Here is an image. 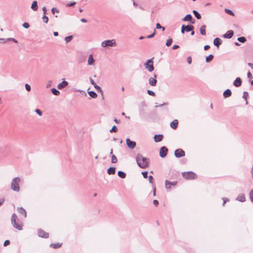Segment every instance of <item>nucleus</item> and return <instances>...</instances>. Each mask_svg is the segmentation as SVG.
Listing matches in <instances>:
<instances>
[{
    "label": "nucleus",
    "mask_w": 253,
    "mask_h": 253,
    "mask_svg": "<svg viewBox=\"0 0 253 253\" xmlns=\"http://www.w3.org/2000/svg\"><path fill=\"white\" fill-rule=\"evenodd\" d=\"M137 165L142 169H146L149 166V159L138 154L136 156Z\"/></svg>",
    "instance_id": "obj_1"
},
{
    "label": "nucleus",
    "mask_w": 253,
    "mask_h": 253,
    "mask_svg": "<svg viewBox=\"0 0 253 253\" xmlns=\"http://www.w3.org/2000/svg\"><path fill=\"white\" fill-rule=\"evenodd\" d=\"M11 222L12 226L15 229L18 230H22L23 229V222L19 219L15 213H13L11 216Z\"/></svg>",
    "instance_id": "obj_2"
},
{
    "label": "nucleus",
    "mask_w": 253,
    "mask_h": 253,
    "mask_svg": "<svg viewBox=\"0 0 253 253\" xmlns=\"http://www.w3.org/2000/svg\"><path fill=\"white\" fill-rule=\"evenodd\" d=\"M20 181V178L18 177L13 178L11 183V189L14 191L19 192L20 191L19 183Z\"/></svg>",
    "instance_id": "obj_3"
},
{
    "label": "nucleus",
    "mask_w": 253,
    "mask_h": 253,
    "mask_svg": "<svg viewBox=\"0 0 253 253\" xmlns=\"http://www.w3.org/2000/svg\"><path fill=\"white\" fill-rule=\"evenodd\" d=\"M101 45L102 47H106L108 46H115L116 45L115 40H107L102 42Z\"/></svg>",
    "instance_id": "obj_4"
},
{
    "label": "nucleus",
    "mask_w": 253,
    "mask_h": 253,
    "mask_svg": "<svg viewBox=\"0 0 253 253\" xmlns=\"http://www.w3.org/2000/svg\"><path fill=\"white\" fill-rule=\"evenodd\" d=\"M182 176L187 179H194L196 174L192 171L184 172L182 173Z\"/></svg>",
    "instance_id": "obj_5"
},
{
    "label": "nucleus",
    "mask_w": 253,
    "mask_h": 253,
    "mask_svg": "<svg viewBox=\"0 0 253 253\" xmlns=\"http://www.w3.org/2000/svg\"><path fill=\"white\" fill-rule=\"evenodd\" d=\"M89 81L91 84L94 86V88L97 90V91L98 92H100L101 93L102 97L103 98V92L101 87L95 84L91 78H89Z\"/></svg>",
    "instance_id": "obj_6"
},
{
    "label": "nucleus",
    "mask_w": 253,
    "mask_h": 253,
    "mask_svg": "<svg viewBox=\"0 0 253 253\" xmlns=\"http://www.w3.org/2000/svg\"><path fill=\"white\" fill-rule=\"evenodd\" d=\"M194 26L191 25H189L187 26H185L183 25L181 27V32L182 34H184L185 31L189 32L193 30Z\"/></svg>",
    "instance_id": "obj_7"
},
{
    "label": "nucleus",
    "mask_w": 253,
    "mask_h": 253,
    "mask_svg": "<svg viewBox=\"0 0 253 253\" xmlns=\"http://www.w3.org/2000/svg\"><path fill=\"white\" fill-rule=\"evenodd\" d=\"M185 155V152L181 149H177L174 152V156L176 158L184 157Z\"/></svg>",
    "instance_id": "obj_8"
},
{
    "label": "nucleus",
    "mask_w": 253,
    "mask_h": 253,
    "mask_svg": "<svg viewBox=\"0 0 253 253\" xmlns=\"http://www.w3.org/2000/svg\"><path fill=\"white\" fill-rule=\"evenodd\" d=\"M168 151V149L165 146L162 147L160 149L159 154L161 158H165Z\"/></svg>",
    "instance_id": "obj_9"
},
{
    "label": "nucleus",
    "mask_w": 253,
    "mask_h": 253,
    "mask_svg": "<svg viewBox=\"0 0 253 253\" xmlns=\"http://www.w3.org/2000/svg\"><path fill=\"white\" fill-rule=\"evenodd\" d=\"M127 146L130 149H133L136 146V143L134 141L130 140L129 138L126 139Z\"/></svg>",
    "instance_id": "obj_10"
},
{
    "label": "nucleus",
    "mask_w": 253,
    "mask_h": 253,
    "mask_svg": "<svg viewBox=\"0 0 253 253\" xmlns=\"http://www.w3.org/2000/svg\"><path fill=\"white\" fill-rule=\"evenodd\" d=\"M38 233V236L40 237L48 238L49 237V234L42 229H39Z\"/></svg>",
    "instance_id": "obj_11"
},
{
    "label": "nucleus",
    "mask_w": 253,
    "mask_h": 253,
    "mask_svg": "<svg viewBox=\"0 0 253 253\" xmlns=\"http://www.w3.org/2000/svg\"><path fill=\"white\" fill-rule=\"evenodd\" d=\"M177 183L176 181L170 182L168 180L165 181V186L168 189H169L171 188V186H175Z\"/></svg>",
    "instance_id": "obj_12"
},
{
    "label": "nucleus",
    "mask_w": 253,
    "mask_h": 253,
    "mask_svg": "<svg viewBox=\"0 0 253 253\" xmlns=\"http://www.w3.org/2000/svg\"><path fill=\"white\" fill-rule=\"evenodd\" d=\"M68 83L67 81L63 80L61 83H60V84H58L57 88L59 89H62L63 88L67 86L68 85Z\"/></svg>",
    "instance_id": "obj_13"
},
{
    "label": "nucleus",
    "mask_w": 253,
    "mask_h": 253,
    "mask_svg": "<svg viewBox=\"0 0 253 253\" xmlns=\"http://www.w3.org/2000/svg\"><path fill=\"white\" fill-rule=\"evenodd\" d=\"M156 75H154V78L151 77L149 79V84L152 86H156L157 84V81L156 79Z\"/></svg>",
    "instance_id": "obj_14"
},
{
    "label": "nucleus",
    "mask_w": 253,
    "mask_h": 253,
    "mask_svg": "<svg viewBox=\"0 0 253 253\" xmlns=\"http://www.w3.org/2000/svg\"><path fill=\"white\" fill-rule=\"evenodd\" d=\"M163 135L162 134H156L154 136V140L156 142H159L162 140Z\"/></svg>",
    "instance_id": "obj_15"
},
{
    "label": "nucleus",
    "mask_w": 253,
    "mask_h": 253,
    "mask_svg": "<svg viewBox=\"0 0 253 253\" xmlns=\"http://www.w3.org/2000/svg\"><path fill=\"white\" fill-rule=\"evenodd\" d=\"M242 80L240 78H237L234 81L233 85L236 87H239L241 85Z\"/></svg>",
    "instance_id": "obj_16"
},
{
    "label": "nucleus",
    "mask_w": 253,
    "mask_h": 253,
    "mask_svg": "<svg viewBox=\"0 0 253 253\" xmlns=\"http://www.w3.org/2000/svg\"><path fill=\"white\" fill-rule=\"evenodd\" d=\"M222 41L220 39L216 38L213 41V44L214 45L218 47L219 45L221 44Z\"/></svg>",
    "instance_id": "obj_17"
},
{
    "label": "nucleus",
    "mask_w": 253,
    "mask_h": 253,
    "mask_svg": "<svg viewBox=\"0 0 253 253\" xmlns=\"http://www.w3.org/2000/svg\"><path fill=\"white\" fill-rule=\"evenodd\" d=\"M17 211H18L19 212V213L23 215L25 218L26 217V216H27V212H26V210L24 209H23L22 207L18 208L17 209Z\"/></svg>",
    "instance_id": "obj_18"
},
{
    "label": "nucleus",
    "mask_w": 253,
    "mask_h": 253,
    "mask_svg": "<svg viewBox=\"0 0 253 253\" xmlns=\"http://www.w3.org/2000/svg\"><path fill=\"white\" fill-rule=\"evenodd\" d=\"M234 34V32L232 30H230L227 31L225 34L224 35V37L225 38L230 39L231 38Z\"/></svg>",
    "instance_id": "obj_19"
},
{
    "label": "nucleus",
    "mask_w": 253,
    "mask_h": 253,
    "mask_svg": "<svg viewBox=\"0 0 253 253\" xmlns=\"http://www.w3.org/2000/svg\"><path fill=\"white\" fill-rule=\"evenodd\" d=\"M232 94V92L230 89H227L223 92V96L225 98L230 97Z\"/></svg>",
    "instance_id": "obj_20"
},
{
    "label": "nucleus",
    "mask_w": 253,
    "mask_h": 253,
    "mask_svg": "<svg viewBox=\"0 0 253 253\" xmlns=\"http://www.w3.org/2000/svg\"><path fill=\"white\" fill-rule=\"evenodd\" d=\"M178 122L177 120H174L170 123V127L173 129H175L177 127Z\"/></svg>",
    "instance_id": "obj_21"
},
{
    "label": "nucleus",
    "mask_w": 253,
    "mask_h": 253,
    "mask_svg": "<svg viewBox=\"0 0 253 253\" xmlns=\"http://www.w3.org/2000/svg\"><path fill=\"white\" fill-rule=\"evenodd\" d=\"M236 200L242 202H244L246 201V197L244 194L239 195L236 198Z\"/></svg>",
    "instance_id": "obj_22"
},
{
    "label": "nucleus",
    "mask_w": 253,
    "mask_h": 253,
    "mask_svg": "<svg viewBox=\"0 0 253 253\" xmlns=\"http://www.w3.org/2000/svg\"><path fill=\"white\" fill-rule=\"evenodd\" d=\"M206 26L204 25H202L200 29V33L201 35H206Z\"/></svg>",
    "instance_id": "obj_23"
},
{
    "label": "nucleus",
    "mask_w": 253,
    "mask_h": 253,
    "mask_svg": "<svg viewBox=\"0 0 253 253\" xmlns=\"http://www.w3.org/2000/svg\"><path fill=\"white\" fill-rule=\"evenodd\" d=\"M116 169L114 167H110L107 169L108 174H114L115 173Z\"/></svg>",
    "instance_id": "obj_24"
},
{
    "label": "nucleus",
    "mask_w": 253,
    "mask_h": 253,
    "mask_svg": "<svg viewBox=\"0 0 253 253\" xmlns=\"http://www.w3.org/2000/svg\"><path fill=\"white\" fill-rule=\"evenodd\" d=\"M145 68L149 72H152L154 69L153 64H145Z\"/></svg>",
    "instance_id": "obj_25"
},
{
    "label": "nucleus",
    "mask_w": 253,
    "mask_h": 253,
    "mask_svg": "<svg viewBox=\"0 0 253 253\" xmlns=\"http://www.w3.org/2000/svg\"><path fill=\"white\" fill-rule=\"evenodd\" d=\"M31 8L34 10V11H36L38 9V3L37 1H34L32 4L31 5Z\"/></svg>",
    "instance_id": "obj_26"
},
{
    "label": "nucleus",
    "mask_w": 253,
    "mask_h": 253,
    "mask_svg": "<svg viewBox=\"0 0 253 253\" xmlns=\"http://www.w3.org/2000/svg\"><path fill=\"white\" fill-rule=\"evenodd\" d=\"M88 93L89 95L93 98H96L97 96V94L93 91H88Z\"/></svg>",
    "instance_id": "obj_27"
},
{
    "label": "nucleus",
    "mask_w": 253,
    "mask_h": 253,
    "mask_svg": "<svg viewBox=\"0 0 253 253\" xmlns=\"http://www.w3.org/2000/svg\"><path fill=\"white\" fill-rule=\"evenodd\" d=\"M118 175L120 177L122 178H125L126 176V173L123 171H119L118 172Z\"/></svg>",
    "instance_id": "obj_28"
},
{
    "label": "nucleus",
    "mask_w": 253,
    "mask_h": 253,
    "mask_svg": "<svg viewBox=\"0 0 253 253\" xmlns=\"http://www.w3.org/2000/svg\"><path fill=\"white\" fill-rule=\"evenodd\" d=\"M192 19V16L190 14H187L183 19V20L185 21H191Z\"/></svg>",
    "instance_id": "obj_29"
},
{
    "label": "nucleus",
    "mask_w": 253,
    "mask_h": 253,
    "mask_svg": "<svg viewBox=\"0 0 253 253\" xmlns=\"http://www.w3.org/2000/svg\"><path fill=\"white\" fill-rule=\"evenodd\" d=\"M61 244L60 243H55V244H51L50 245V247H52L54 249H57L61 247Z\"/></svg>",
    "instance_id": "obj_30"
},
{
    "label": "nucleus",
    "mask_w": 253,
    "mask_h": 253,
    "mask_svg": "<svg viewBox=\"0 0 253 253\" xmlns=\"http://www.w3.org/2000/svg\"><path fill=\"white\" fill-rule=\"evenodd\" d=\"M51 92L55 95H59L60 92L55 88H52L51 89Z\"/></svg>",
    "instance_id": "obj_31"
},
{
    "label": "nucleus",
    "mask_w": 253,
    "mask_h": 253,
    "mask_svg": "<svg viewBox=\"0 0 253 253\" xmlns=\"http://www.w3.org/2000/svg\"><path fill=\"white\" fill-rule=\"evenodd\" d=\"M193 13L198 19H200L201 18V15L196 10H193Z\"/></svg>",
    "instance_id": "obj_32"
},
{
    "label": "nucleus",
    "mask_w": 253,
    "mask_h": 253,
    "mask_svg": "<svg viewBox=\"0 0 253 253\" xmlns=\"http://www.w3.org/2000/svg\"><path fill=\"white\" fill-rule=\"evenodd\" d=\"M117 161H118L117 158L114 155H112V159H111V162L112 163L114 164V163H117Z\"/></svg>",
    "instance_id": "obj_33"
},
{
    "label": "nucleus",
    "mask_w": 253,
    "mask_h": 253,
    "mask_svg": "<svg viewBox=\"0 0 253 253\" xmlns=\"http://www.w3.org/2000/svg\"><path fill=\"white\" fill-rule=\"evenodd\" d=\"M248 95H249V94H248V92H247V91L244 92L243 98L246 99V104H248V101H247V97H248Z\"/></svg>",
    "instance_id": "obj_34"
},
{
    "label": "nucleus",
    "mask_w": 253,
    "mask_h": 253,
    "mask_svg": "<svg viewBox=\"0 0 253 253\" xmlns=\"http://www.w3.org/2000/svg\"><path fill=\"white\" fill-rule=\"evenodd\" d=\"M213 55H209L206 58V62H210L211 61V60L213 59Z\"/></svg>",
    "instance_id": "obj_35"
},
{
    "label": "nucleus",
    "mask_w": 253,
    "mask_h": 253,
    "mask_svg": "<svg viewBox=\"0 0 253 253\" xmlns=\"http://www.w3.org/2000/svg\"><path fill=\"white\" fill-rule=\"evenodd\" d=\"M238 41L241 42H245L246 39L244 37H241L238 38Z\"/></svg>",
    "instance_id": "obj_36"
},
{
    "label": "nucleus",
    "mask_w": 253,
    "mask_h": 253,
    "mask_svg": "<svg viewBox=\"0 0 253 253\" xmlns=\"http://www.w3.org/2000/svg\"><path fill=\"white\" fill-rule=\"evenodd\" d=\"M94 61L92 55H90L88 59V63H92Z\"/></svg>",
    "instance_id": "obj_37"
},
{
    "label": "nucleus",
    "mask_w": 253,
    "mask_h": 253,
    "mask_svg": "<svg viewBox=\"0 0 253 253\" xmlns=\"http://www.w3.org/2000/svg\"><path fill=\"white\" fill-rule=\"evenodd\" d=\"M172 42V39H168L167 41V42H166V45L167 46H169L171 45Z\"/></svg>",
    "instance_id": "obj_38"
},
{
    "label": "nucleus",
    "mask_w": 253,
    "mask_h": 253,
    "mask_svg": "<svg viewBox=\"0 0 253 253\" xmlns=\"http://www.w3.org/2000/svg\"><path fill=\"white\" fill-rule=\"evenodd\" d=\"M225 12H226L227 14H229V15H232V16H234V13H233V12L231 10H230V9H225Z\"/></svg>",
    "instance_id": "obj_39"
},
{
    "label": "nucleus",
    "mask_w": 253,
    "mask_h": 253,
    "mask_svg": "<svg viewBox=\"0 0 253 253\" xmlns=\"http://www.w3.org/2000/svg\"><path fill=\"white\" fill-rule=\"evenodd\" d=\"M118 130L117 127L114 126L110 130V132H117Z\"/></svg>",
    "instance_id": "obj_40"
},
{
    "label": "nucleus",
    "mask_w": 253,
    "mask_h": 253,
    "mask_svg": "<svg viewBox=\"0 0 253 253\" xmlns=\"http://www.w3.org/2000/svg\"><path fill=\"white\" fill-rule=\"evenodd\" d=\"M149 181L150 183H152L153 185H155L154 183L153 177L152 175H149Z\"/></svg>",
    "instance_id": "obj_41"
},
{
    "label": "nucleus",
    "mask_w": 253,
    "mask_h": 253,
    "mask_svg": "<svg viewBox=\"0 0 253 253\" xmlns=\"http://www.w3.org/2000/svg\"><path fill=\"white\" fill-rule=\"evenodd\" d=\"M42 19L43 21L45 23H47L48 21V18L45 15L43 16Z\"/></svg>",
    "instance_id": "obj_42"
},
{
    "label": "nucleus",
    "mask_w": 253,
    "mask_h": 253,
    "mask_svg": "<svg viewBox=\"0 0 253 253\" xmlns=\"http://www.w3.org/2000/svg\"><path fill=\"white\" fill-rule=\"evenodd\" d=\"M72 39V36H70L66 37L65 39V40L66 42H70V41Z\"/></svg>",
    "instance_id": "obj_43"
},
{
    "label": "nucleus",
    "mask_w": 253,
    "mask_h": 253,
    "mask_svg": "<svg viewBox=\"0 0 253 253\" xmlns=\"http://www.w3.org/2000/svg\"><path fill=\"white\" fill-rule=\"evenodd\" d=\"M250 198L251 201L253 202V190H252L250 192Z\"/></svg>",
    "instance_id": "obj_44"
},
{
    "label": "nucleus",
    "mask_w": 253,
    "mask_h": 253,
    "mask_svg": "<svg viewBox=\"0 0 253 253\" xmlns=\"http://www.w3.org/2000/svg\"><path fill=\"white\" fill-rule=\"evenodd\" d=\"M147 93L149 95H151V96H155V93L153 91H152V90H147Z\"/></svg>",
    "instance_id": "obj_45"
},
{
    "label": "nucleus",
    "mask_w": 253,
    "mask_h": 253,
    "mask_svg": "<svg viewBox=\"0 0 253 253\" xmlns=\"http://www.w3.org/2000/svg\"><path fill=\"white\" fill-rule=\"evenodd\" d=\"M156 28L157 29H162V30L163 31H164L165 30V28L162 27L159 23H157V24H156Z\"/></svg>",
    "instance_id": "obj_46"
},
{
    "label": "nucleus",
    "mask_w": 253,
    "mask_h": 253,
    "mask_svg": "<svg viewBox=\"0 0 253 253\" xmlns=\"http://www.w3.org/2000/svg\"><path fill=\"white\" fill-rule=\"evenodd\" d=\"M35 111L39 116H41L42 115V112L40 109H37Z\"/></svg>",
    "instance_id": "obj_47"
},
{
    "label": "nucleus",
    "mask_w": 253,
    "mask_h": 253,
    "mask_svg": "<svg viewBox=\"0 0 253 253\" xmlns=\"http://www.w3.org/2000/svg\"><path fill=\"white\" fill-rule=\"evenodd\" d=\"M25 88L28 91H30L31 90V86L28 84H25Z\"/></svg>",
    "instance_id": "obj_48"
},
{
    "label": "nucleus",
    "mask_w": 253,
    "mask_h": 253,
    "mask_svg": "<svg viewBox=\"0 0 253 253\" xmlns=\"http://www.w3.org/2000/svg\"><path fill=\"white\" fill-rule=\"evenodd\" d=\"M142 174L144 178H146L147 177V174H148L147 171H143V172H142Z\"/></svg>",
    "instance_id": "obj_49"
},
{
    "label": "nucleus",
    "mask_w": 253,
    "mask_h": 253,
    "mask_svg": "<svg viewBox=\"0 0 253 253\" xmlns=\"http://www.w3.org/2000/svg\"><path fill=\"white\" fill-rule=\"evenodd\" d=\"M9 244H10V241L9 240H6L4 241V242L3 243V246L4 247H5V246H7V245H8Z\"/></svg>",
    "instance_id": "obj_50"
},
{
    "label": "nucleus",
    "mask_w": 253,
    "mask_h": 253,
    "mask_svg": "<svg viewBox=\"0 0 253 253\" xmlns=\"http://www.w3.org/2000/svg\"><path fill=\"white\" fill-rule=\"evenodd\" d=\"M187 62H188V63H191L192 58L191 56H189L187 58Z\"/></svg>",
    "instance_id": "obj_51"
},
{
    "label": "nucleus",
    "mask_w": 253,
    "mask_h": 253,
    "mask_svg": "<svg viewBox=\"0 0 253 253\" xmlns=\"http://www.w3.org/2000/svg\"><path fill=\"white\" fill-rule=\"evenodd\" d=\"M153 203L156 206H157L159 205V202L157 200H154L153 201Z\"/></svg>",
    "instance_id": "obj_52"
},
{
    "label": "nucleus",
    "mask_w": 253,
    "mask_h": 253,
    "mask_svg": "<svg viewBox=\"0 0 253 253\" xmlns=\"http://www.w3.org/2000/svg\"><path fill=\"white\" fill-rule=\"evenodd\" d=\"M23 26L25 28H28L29 27V24L28 23H24L23 24Z\"/></svg>",
    "instance_id": "obj_53"
},
{
    "label": "nucleus",
    "mask_w": 253,
    "mask_h": 253,
    "mask_svg": "<svg viewBox=\"0 0 253 253\" xmlns=\"http://www.w3.org/2000/svg\"><path fill=\"white\" fill-rule=\"evenodd\" d=\"M222 200L223 201V205H224L227 202L229 201V199L227 198H223Z\"/></svg>",
    "instance_id": "obj_54"
},
{
    "label": "nucleus",
    "mask_w": 253,
    "mask_h": 253,
    "mask_svg": "<svg viewBox=\"0 0 253 253\" xmlns=\"http://www.w3.org/2000/svg\"><path fill=\"white\" fill-rule=\"evenodd\" d=\"M51 12L53 14H54L55 12H58V11L56 9V8L53 7L51 9Z\"/></svg>",
    "instance_id": "obj_55"
},
{
    "label": "nucleus",
    "mask_w": 253,
    "mask_h": 253,
    "mask_svg": "<svg viewBox=\"0 0 253 253\" xmlns=\"http://www.w3.org/2000/svg\"><path fill=\"white\" fill-rule=\"evenodd\" d=\"M155 33H156V31L155 30V31H154V33H153L152 34H151V35H150L148 36L147 37V38H148V39H149V38H151L153 37H154V36L155 35Z\"/></svg>",
    "instance_id": "obj_56"
},
{
    "label": "nucleus",
    "mask_w": 253,
    "mask_h": 253,
    "mask_svg": "<svg viewBox=\"0 0 253 253\" xmlns=\"http://www.w3.org/2000/svg\"><path fill=\"white\" fill-rule=\"evenodd\" d=\"M247 76H248V78L249 79L253 78V76L250 71H249V72L248 73Z\"/></svg>",
    "instance_id": "obj_57"
},
{
    "label": "nucleus",
    "mask_w": 253,
    "mask_h": 253,
    "mask_svg": "<svg viewBox=\"0 0 253 253\" xmlns=\"http://www.w3.org/2000/svg\"><path fill=\"white\" fill-rule=\"evenodd\" d=\"M153 63V58L148 59L146 63Z\"/></svg>",
    "instance_id": "obj_58"
},
{
    "label": "nucleus",
    "mask_w": 253,
    "mask_h": 253,
    "mask_svg": "<svg viewBox=\"0 0 253 253\" xmlns=\"http://www.w3.org/2000/svg\"><path fill=\"white\" fill-rule=\"evenodd\" d=\"M153 195L155 196L156 195V187H155V185H153Z\"/></svg>",
    "instance_id": "obj_59"
},
{
    "label": "nucleus",
    "mask_w": 253,
    "mask_h": 253,
    "mask_svg": "<svg viewBox=\"0 0 253 253\" xmlns=\"http://www.w3.org/2000/svg\"><path fill=\"white\" fill-rule=\"evenodd\" d=\"M42 10H43V13L44 14H45L46 13V11H47L46 8L45 7H42Z\"/></svg>",
    "instance_id": "obj_60"
},
{
    "label": "nucleus",
    "mask_w": 253,
    "mask_h": 253,
    "mask_svg": "<svg viewBox=\"0 0 253 253\" xmlns=\"http://www.w3.org/2000/svg\"><path fill=\"white\" fill-rule=\"evenodd\" d=\"M210 46L209 45H205V46H204V49H205V50H208V49H209V48H210Z\"/></svg>",
    "instance_id": "obj_61"
},
{
    "label": "nucleus",
    "mask_w": 253,
    "mask_h": 253,
    "mask_svg": "<svg viewBox=\"0 0 253 253\" xmlns=\"http://www.w3.org/2000/svg\"><path fill=\"white\" fill-rule=\"evenodd\" d=\"M51 82H52L51 81H49L48 82V83L46 84V87L47 88H48V87H49L50 86Z\"/></svg>",
    "instance_id": "obj_62"
},
{
    "label": "nucleus",
    "mask_w": 253,
    "mask_h": 253,
    "mask_svg": "<svg viewBox=\"0 0 253 253\" xmlns=\"http://www.w3.org/2000/svg\"><path fill=\"white\" fill-rule=\"evenodd\" d=\"M179 47V46L178 45H174L172 47L173 49H176Z\"/></svg>",
    "instance_id": "obj_63"
},
{
    "label": "nucleus",
    "mask_w": 253,
    "mask_h": 253,
    "mask_svg": "<svg viewBox=\"0 0 253 253\" xmlns=\"http://www.w3.org/2000/svg\"><path fill=\"white\" fill-rule=\"evenodd\" d=\"M4 201V200L3 199H1L0 200V206H1L3 204Z\"/></svg>",
    "instance_id": "obj_64"
}]
</instances>
